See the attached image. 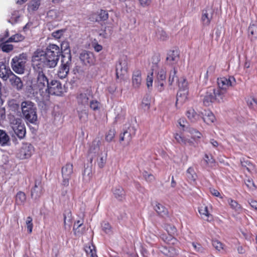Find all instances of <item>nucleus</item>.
<instances>
[{
    "label": "nucleus",
    "instance_id": "f257e3e1",
    "mask_svg": "<svg viewBox=\"0 0 257 257\" xmlns=\"http://www.w3.org/2000/svg\"><path fill=\"white\" fill-rule=\"evenodd\" d=\"M49 84L48 79L43 72H39L36 78L32 79L28 83V91L33 94L45 93Z\"/></svg>",
    "mask_w": 257,
    "mask_h": 257
},
{
    "label": "nucleus",
    "instance_id": "f03ea898",
    "mask_svg": "<svg viewBox=\"0 0 257 257\" xmlns=\"http://www.w3.org/2000/svg\"><path fill=\"white\" fill-rule=\"evenodd\" d=\"M22 113L28 121L34 123L37 119L36 107L34 103L29 101H24L21 103Z\"/></svg>",
    "mask_w": 257,
    "mask_h": 257
},
{
    "label": "nucleus",
    "instance_id": "7ed1b4c3",
    "mask_svg": "<svg viewBox=\"0 0 257 257\" xmlns=\"http://www.w3.org/2000/svg\"><path fill=\"white\" fill-rule=\"evenodd\" d=\"M225 99L222 96V93H219L215 88H209L206 92L203 98V104L206 106L210 105L214 101L223 102Z\"/></svg>",
    "mask_w": 257,
    "mask_h": 257
},
{
    "label": "nucleus",
    "instance_id": "20e7f679",
    "mask_svg": "<svg viewBox=\"0 0 257 257\" xmlns=\"http://www.w3.org/2000/svg\"><path fill=\"white\" fill-rule=\"evenodd\" d=\"M10 126L15 134L21 139L26 134V128L22 120L20 118H15L13 115L9 116Z\"/></svg>",
    "mask_w": 257,
    "mask_h": 257
},
{
    "label": "nucleus",
    "instance_id": "39448f33",
    "mask_svg": "<svg viewBox=\"0 0 257 257\" xmlns=\"http://www.w3.org/2000/svg\"><path fill=\"white\" fill-rule=\"evenodd\" d=\"M71 65V55L70 53L62 56L61 65L57 71L58 77L62 79L65 78L69 72Z\"/></svg>",
    "mask_w": 257,
    "mask_h": 257
},
{
    "label": "nucleus",
    "instance_id": "423d86ee",
    "mask_svg": "<svg viewBox=\"0 0 257 257\" xmlns=\"http://www.w3.org/2000/svg\"><path fill=\"white\" fill-rule=\"evenodd\" d=\"M218 88H215L218 90L219 93H222V96L225 99V95L227 90L235 84V79L233 77H221L217 79Z\"/></svg>",
    "mask_w": 257,
    "mask_h": 257
},
{
    "label": "nucleus",
    "instance_id": "0eeeda50",
    "mask_svg": "<svg viewBox=\"0 0 257 257\" xmlns=\"http://www.w3.org/2000/svg\"><path fill=\"white\" fill-rule=\"evenodd\" d=\"M26 62V59L24 54L15 57L11 62L13 70L17 73H23Z\"/></svg>",
    "mask_w": 257,
    "mask_h": 257
},
{
    "label": "nucleus",
    "instance_id": "6e6552de",
    "mask_svg": "<svg viewBox=\"0 0 257 257\" xmlns=\"http://www.w3.org/2000/svg\"><path fill=\"white\" fill-rule=\"evenodd\" d=\"M92 97V93L89 89L80 90L76 95V100L79 105L86 106L88 105L89 101Z\"/></svg>",
    "mask_w": 257,
    "mask_h": 257
},
{
    "label": "nucleus",
    "instance_id": "1a4fd4ad",
    "mask_svg": "<svg viewBox=\"0 0 257 257\" xmlns=\"http://www.w3.org/2000/svg\"><path fill=\"white\" fill-rule=\"evenodd\" d=\"M46 53L42 49H37L33 54L32 61L34 67L37 66L40 68L45 66Z\"/></svg>",
    "mask_w": 257,
    "mask_h": 257
},
{
    "label": "nucleus",
    "instance_id": "9d476101",
    "mask_svg": "<svg viewBox=\"0 0 257 257\" xmlns=\"http://www.w3.org/2000/svg\"><path fill=\"white\" fill-rule=\"evenodd\" d=\"M73 172V165L70 163L66 164L62 168V185L63 186L67 187L69 185V181L71 178Z\"/></svg>",
    "mask_w": 257,
    "mask_h": 257
},
{
    "label": "nucleus",
    "instance_id": "9b49d317",
    "mask_svg": "<svg viewBox=\"0 0 257 257\" xmlns=\"http://www.w3.org/2000/svg\"><path fill=\"white\" fill-rule=\"evenodd\" d=\"M128 69V59L126 56L120 58L116 65V75L117 78L127 73Z\"/></svg>",
    "mask_w": 257,
    "mask_h": 257
},
{
    "label": "nucleus",
    "instance_id": "f8f14e48",
    "mask_svg": "<svg viewBox=\"0 0 257 257\" xmlns=\"http://www.w3.org/2000/svg\"><path fill=\"white\" fill-rule=\"evenodd\" d=\"M63 92L61 83L55 80H52L49 83L45 93H48L52 95H60Z\"/></svg>",
    "mask_w": 257,
    "mask_h": 257
},
{
    "label": "nucleus",
    "instance_id": "ddd939ff",
    "mask_svg": "<svg viewBox=\"0 0 257 257\" xmlns=\"http://www.w3.org/2000/svg\"><path fill=\"white\" fill-rule=\"evenodd\" d=\"M34 152V147L30 144L25 143L23 144L17 154V156L20 159H26L30 158Z\"/></svg>",
    "mask_w": 257,
    "mask_h": 257
},
{
    "label": "nucleus",
    "instance_id": "4468645a",
    "mask_svg": "<svg viewBox=\"0 0 257 257\" xmlns=\"http://www.w3.org/2000/svg\"><path fill=\"white\" fill-rule=\"evenodd\" d=\"M135 133V129L133 126H129L120 135L119 141L124 146L128 145L132 140V136Z\"/></svg>",
    "mask_w": 257,
    "mask_h": 257
},
{
    "label": "nucleus",
    "instance_id": "2eb2a0df",
    "mask_svg": "<svg viewBox=\"0 0 257 257\" xmlns=\"http://www.w3.org/2000/svg\"><path fill=\"white\" fill-rule=\"evenodd\" d=\"M81 61L85 65H92L95 62V57L93 53L89 51H82L79 56Z\"/></svg>",
    "mask_w": 257,
    "mask_h": 257
},
{
    "label": "nucleus",
    "instance_id": "dca6fc26",
    "mask_svg": "<svg viewBox=\"0 0 257 257\" xmlns=\"http://www.w3.org/2000/svg\"><path fill=\"white\" fill-rule=\"evenodd\" d=\"M142 72L139 69H136L133 72L132 77V86L135 89L139 88L142 83Z\"/></svg>",
    "mask_w": 257,
    "mask_h": 257
},
{
    "label": "nucleus",
    "instance_id": "f3484780",
    "mask_svg": "<svg viewBox=\"0 0 257 257\" xmlns=\"http://www.w3.org/2000/svg\"><path fill=\"white\" fill-rule=\"evenodd\" d=\"M9 37V32L6 31L3 36H1V49L4 52L9 53L14 49V46L6 42V38Z\"/></svg>",
    "mask_w": 257,
    "mask_h": 257
},
{
    "label": "nucleus",
    "instance_id": "a211bd4d",
    "mask_svg": "<svg viewBox=\"0 0 257 257\" xmlns=\"http://www.w3.org/2000/svg\"><path fill=\"white\" fill-rule=\"evenodd\" d=\"M12 73L9 66L4 62L0 61V77L4 81H6Z\"/></svg>",
    "mask_w": 257,
    "mask_h": 257
},
{
    "label": "nucleus",
    "instance_id": "6ab92c4d",
    "mask_svg": "<svg viewBox=\"0 0 257 257\" xmlns=\"http://www.w3.org/2000/svg\"><path fill=\"white\" fill-rule=\"evenodd\" d=\"M11 85L17 90H21L23 87V83L20 78L13 73L8 78Z\"/></svg>",
    "mask_w": 257,
    "mask_h": 257
},
{
    "label": "nucleus",
    "instance_id": "aec40b11",
    "mask_svg": "<svg viewBox=\"0 0 257 257\" xmlns=\"http://www.w3.org/2000/svg\"><path fill=\"white\" fill-rule=\"evenodd\" d=\"M86 228L82 220L75 222L73 226L74 233L76 236H80L85 231Z\"/></svg>",
    "mask_w": 257,
    "mask_h": 257
},
{
    "label": "nucleus",
    "instance_id": "412c9836",
    "mask_svg": "<svg viewBox=\"0 0 257 257\" xmlns=\"http://www.w3.org/2000/svg\"><path fill=\"white\" fill-rule=\"evenodd\" d=\"M161 251L165 255L169 257H175L179 253V250L171 246H163L161 248Z\"/></svg>",
    "mask_w": 257,
    "mask_h": 257
},
{
    "label": "nucleus",
    "instance_id": "4be33fe9",
    "mask_svg": "<svg viewBox=\"0 0 257 257\" xmlns=\"http://www.w3.org/2000/svg\"><path fill=\"white\" fill-rule=\"evenodd\" d=\"M199 212L204 220H207L208 221H210L212 220V215L209 213L207 206L203 204L199 207Z\"/></svg>",
    "mask_w": 257,
    "mask_h": 257
},
{
    "label": "nucleus",
    "instance_id": "5701e85b",
    "mask_svg": "<svg viewBox=\"0 0 257 257\" xmlns=\"http://www.w3.org/2000/svg\"><path fill=\"white\" fill-rule=\"evenodd\" d=\"M46 55L54 56V57H58L59 58L60 54V50L59 47L55 44L49 45L45 51Z\"/></svg>",
    "mask_w": 257,
    "mask_h": 257
},
{
    "label": "nucleus",
    "instance_id": "b1692460",
    "mask_svg": "<svg viewBox=\"0 0 257 257\" xmlns=\"http://www.w3.org/2000/svg\"><path fill=\"white\" fill-rule=\"evenodd\" d=\"M188 90L180 89L179 90L177 95L176 104H182L188 100Z\"/></svg>",
    "mask_w": 257,
    "mask_h": 257
},
{
    "label": "nucleus",
    "instance_id": "393cba45",
    "mask_svg": "<svg viewBox=\"0 0 257 257\" xmlns=\"http://www.w3.org/2000/svg\"><path fill=\"white\" fill-rule=\"evenodd\" d=\"M42 194V187L40 182H36L34 188L31 191L32 198L35 200L38 199Z\"/></svg>",
    "mask_w": 257,
    "mask_h": 257
},
{
    "label": "nucleus",
    "instance_id": "a878e982",
    "mask_svg": "<svg viewBox=\"0 0 257 257\" xmlns=\"http://www.w3.org/2000/svg\"><path fill=\"white\" fill-rule=\"evenodd\" d=\"M59 59L58 57L46 55L45 66L49 68L55 67L57 65Z\"/></svg>",
    "mask_w": 257,
    "mask_h": 257
},
{
    "label": "nucleus",
    "instance_id": "bb28decb",
    "mask_svg": "<svg viewBox=\"0 0 257 257\" xmlns=\"http://www.w3.org/2000/svg\"><path fill=\"white\" fill-rule=\"evenodd\" d=\"M186 115L192 122H196L200 118V115L193 108H189L186 111Z\"/></svg>",
    "mask_w": 257,
    "mask_h": 257
},
{
    "label": "nucleus",
    "instance_id": "cd10ccee",
    "mask_svg": "<svg viewBox=\"0 0 257 257\" xmlns=\"http://www.w3.org/2000/svg\"><path fill=\"white\" fill-rule=\"evenodd\" d=\"M240 162L241 166L245 168L249 172L253 173L255 172L254 165L248 159L242 158L240 159Z\"/></svg>",
    "mask_w": 257,
    "mask_h": 257
},
{
    "label": "nucleus",
    "instance_id": "c85d7f7f",
    "mask_svg": "<svg viewBox=\"0 0 257 257\" xmlns=\"http://www.w3.org/2000/svg\"><path fill=\"white\" fill-rule=\"evenodd\" d=\"M212 12L210 10L203 11L201 20L203 25H209L212 19Z\"/></svg>",
    "mask_w": 257,
    "mask_h": 257
},
{
    "label": "nucleus",
    "instance_id": "c756f323",
    "mask_svg": "<svg viewBox=\"0 0 257 257\" xmlns=\"http://www.w3.org/2000/svg\"><path fill=\"white\" fill-rule=\"evenodd\" d=\"M202 117L205 122L210 124L214 122L215 117L213 113L210 111H205V113H202Z\"/></svg>",
    "mask_w": 257,
    "mask_h": 257
},
{
    "label": "nucleus",
    "instance_id": "7c9ffc66",
    "mask_svg": "<svg viewBox=\"0 0 257 257\" xmlns=\"http://www.w3.org/2000/svg\"><path fill=\"white\" fill-rule=\"evenodd\" d=\"M249 36L251 39L257 38V23L255 22L251 23L248 28Z\"/></svg>",
    "mask_w": 257,
    "mask_h": 257
},
{
    "label": "nucleus",
    "instance_id": "2f4dec72",
    "mask_svg": "<svg viewBox=\"0 0 257 257\" xmlns=\"http://www.w3.org/2000/svg\"><path fill=\"white\" fill-rule=\"evenodd\" d=\"M72 217L70 211L66 212L64 214V225L65 229H70L71 226Z\"/></svg>",
    "mask_w": 257,
    "mask_h": 257
},
{
    "label": "nucleus",
    "instance_id": "473e14b6",
    "mask_svg": "<svg viewBox=\"0 0 257 257\" xmlns=\"http://www.w3.org/2000/svg\"><path fill=\"white\" fill-rule=\"evenodd\" d=\"M227 202L230 207L238 213H240L242 211L241 206L235 200L228 198L227 199Z\"/></svg>",
    "mask_w": 257,
    "mask_h": 257
},
{
    "label": "nucleus",
    "instance_id": "72a5a7b5",
    "mask_svg": "<svg viewBox=\"0 0 257 257\" xmlns=\"http://www.w3.org/2000/svg\"><path fill=\"white\" fill-rule=\"evenodd\" d=\"M154 209L157 213L161 216L164 217L168 214L167 209L160 203H156L154 206Z\"/></svg>",
    "mask_w": 257,
    "mask_h": 257
},
{
    "label": "nucleus",
    "instance_id": "f704fd0d",
    "mask_svg": "<svg viewBox=\"0 0 257 257\" xmlns=\"http://www.w3.org/2000/svg\"><path fill=\"white\" fill-rule=\"evenodd\" d=\"M25 39V36L20 33H17L10 37L7 39V42L18 43L23 41Z\"/></svg>",
    "mask_w": 257,
    "mask_h": 257
},
{
    "label": "nucleus",
    "instance_id": "c9c22d12",
    "mask_svg": "<svg viewBox=\"0 0 257 257\" xmlns=\"http://www.w3.org/2000/svg\"><path fill=\"white\" fill-rule=\"evenodd\" d=\"M85 251L90 257H97L95 246L92 243H88L85 246Z\"/></svg>",
    "mask_w": 257,
    "mask_h": 257
},
{
    "label": "nucleus",
    "instance_id": "e433bc0d",
    "mask_svg": "<svg viewBox=\"0 0 257 257\" xmlns=\"http://www.w3.org/2000/svg\"><path fill=\"white\" fill-rule=\"evenodd\" d=\"M154 72L157 74V80L166 81V72L163 67L157 69V71H154Z\"/></svg>",
    "mask_w": 257,
    "mask_h": 257
},
{
    "label": "nucleus",
    "instance_id": "4c0bfd02",
    "mask_svg": "<svg viewBox=\"0 0 257 257\" xmlns=\"http://www.w3.org/2000/svg\"><path fill=\"white\" fill-rule=\"evenodd\" d=\"M179 57V54L177 51H170L168 53V56L167 57V60L171 62L174 63L176 62Z\"/></svg>",
    "mask_w": 257,
    "mask_h": 257
},
{
    "label": "nucleus",
    "instance_id": "58836bf2",
    "mask_svg": "<svg viewBox=\"0 0 257 257\" xmlns=\"http://www.w3.org/2000/svg\"><path fill=\"white\" fill-rule=\"evenodd\" d=\"M107 159V154L106 153H101L98 156L97 160V164L99 168H103L106 163Z\"/></svg>",
    "mask_w": 257,
    "mask_h": 257
},
{
    "label": "nucleus",
    "instance_id": "ea45409f",
    "mask_svg": "<svg viewBox=\"0 0 257 257\" xmlns=\"http://www.w3.org/2000/svg\"><path fill=\"white\" fill-rule=\"evenodd\" d=\"M187 177L190 182H194L197 178V175L192 167H189L186 172Z\"/></svg>",
    "mask_w": 257,
    "mask_h": 257
},
{
    "label": "nucleus",
    "instance_id": "a19ab883",
    "mask_svg": "<svg viewBox=\"0 0 257 257\" xmlns=\"http://www.w3.org/2000/svg\"><path fill=\"white\" fill-rule=\"evenodd\" d=\"M160 61V57L158 55H154L152 58V70L153 71H157V69L161 67L158 65V63Z\"/></svg>",
    "mask_w": 257,
    "mask_h": 257
},
{
    "label": "nucleus",
    "instance_id": "79ce46f5",
    "mask_svg": "<svg viewBox=\"0 0 257 257\" xmlns=\"http://www.w3.org/2000/svg\"><path fill=\"white\" fill-rule=\"evenodd\" d=\"M116 132L114 128H111L106 133L105 140L107 142H111L114 139Z\"/></svg>",
    "mask_w": 257,
    "mask_h": 257
},
{
    "label": "nucleus",
    "instance_id": "37998d69",
    "mask_svg": "<svg viewBox=\"0 0 257 257\" xmlns=\"http://www.w3.org/2000/svg\"><path fill=\"white\" fill-rule=\"evenodd\" d=\"M99 143L98 141H94L90 145L88 149V153L89 154H95L99 150Z\"/></svg>",
    "mask_w": 257,
    "mask_h": 257
},
{
    "label": "nucleus",
    "instance_id": "c03bdc74",
    "mask_svg": "<svg viewBox=\"0 0 257 257\" xmlns=\"http://www.w3.org/2000/svg\"><path fill=\"white\" fill-rule=\"evenodd\" d=\"M113 194L116 198L121 200L124 195V192L121 187H118L113 190Z\"/></svg>",
    "mask_w": 257,
    "mask_h": 257
},
{
    "label": "nucleus",
    "instance_id": "a18cd8bd",
    "mask_svg": "<svg viewBox=\"0 0 257 257\" xmlns=\"http://www.w3.org/2000/svg\"><path fill=\"white\" fill-rule=\"evenodd\" d=\"M40 5V0H33L30 2L28 9L30 11H35L38 9Z\"/></svg>",
    "mask_w": 257,
    "mask_h": 257
},
{
    "label": "nucleus",
    "instance_id": "49530a36",
    "mask_svg": "<svg viewBox=\"0 0 257 257\" xmlns=\"http://www.w3.org/2000/svg\"><path fill=\"white\" fill-rule=\"evenodd\" d=\"M188 133L191 135V138L194 140L199 139L202 137V134L199 131L193 128H189L188 130Z\"/></svg>",
    "mask_w": 257,
    "mask_h": 257
},
{
    "label": "nucleus",
    "instance_id": "de8ad7c7",
    "mask_svg": "<svg viewBox=\"0 0 257 257\" xmlns=\"http://www.w3.org/2000/svg\"><path fill=\"white\" fill-rule=\"evenodd\" d=\"M26 195L22 192H18L16 196V201L17 204L21 205L24 203L26 201Z\"/></svg>",
    "mask_w": 257,
    "mask_h": 257
},
{
    "label": "nucleus",
    "instance_id": "09e8293b",
    "mask_svg": "<svg viewBox=\"0 0 257 257\" xmlns=\"http://www.w3.org/2000/svg\"><path fill=\"white\" fill-rule=\"evenodd\" d=\"M174 137L175 140L177 141V142L181 145H185L187 143L191 142V141H190L189 140H188L187 139H185L181 135H179L178 133L175 134L174 135Z\"/></svg>",
    "mask_w": 257,
    "mask_h": 257
},
{
    "label": "nucleus",
    "instance_id": "8fccbe9b",
    "mask_svg": "<svg viewBox=\"0 0 257 257\" xmlns=\"http://www.w3.org/2000/svg\"><path fill=\"white\" fill-rule=\"evenodd\" d=\"M97 18H96V21H105L108 18V14L106 11L101 10L98 12Z\"/></svg>",
    "mask_w": 257,
    "mask_h": 257
},
{
    "label": "nucleus",
    "instance_id": "3c124183",
    "mask_svg": "<svg viewBox=\"0 0 257 257\" xmlns=\"http://www.w3.org/2000/svg\"><path fill=\"white\" fill-rule=\"evenodd\" d=\"M174 234H169L164 238V241L169 245H177L179 242L176 238L173 236Z\"/></svg>",
    "mask_w": 257,
    "mask_h": 257
},
{
    "label": "nucleus",
    "instance_id": "603ef678",
    "mask_svg": "<svg viewBox=\"0 0 257 257\" xmlns=\"http://www.w3.org/2000/svg\"><path fill=\"white\" fill-rule=\"evenodd\" d=\"M156 37L158 39L163 41L166 40L168 38V35L161 28L158 29V31L156 32Z\"/></svg>",
    "mask_w": 257,
    "mask_h": 257
},
{
    "label": "nucleus",
    "instance_id": "864d4df0",
    "mask_svg": "<svg viewBox=\"0 0 257 257\" xmlns=\"http://www.w3.org/2000/svg\"><path fill=\"white\" fill-rule=\"evenodd\" d=\"M178 87L179 90L180 89H187L188 90V82L186 80L181 77L178 80Z\"/></svg>",
    "mask_w": 257,
    "mask_h": 257
},
{
    "label": "nucleus",
    "instance_id": "5fc2aeb1",
    "mask_svg": "<svg viewBox=\"0 0 257 257\" xmlns=\"http://www.w3.org/2000/svg\"><path fill=\"white\" fill-rule=\"evenodd\" d=\"M9 140V137L6 133L2 130H0V144L2 145H5L7 143Z\"/></svg>",
    "mask_w": 257,
    "mask_h": 257
},
{
    "label": "nucleus",
    "instance_id": "6e6d98bb",
    "mask_svg": "<svg viewBox=\"0 0 257 257\" xmlns=\"http://www.w3.org/2000/svg\"><path fill=\"white\" fill-rule=\"evenodd\" d=\"M89 106L93 110H97L100 108V104L96 100L90 99Z\"/></svg>",
    "mask_w": 257,
    "mask_h": 257
},
{
    "label": "nucleus",
    "instance_id": "4d7b16f0",
    "mask_svg": "<svg viewBox=\"0 0 257 257\" xmlns=\"http://www.w3.org/2000/svg\"><path fill=\"white\" fill-rule=\"evenodd\" d=\"M32 218L30 216H29L27 218L26 224V227L27 228V230L29 233H31L32 232L33 224L32 223Z\"/></svg>",
    "mask_w": 257,
    "mask_h": 257
},
{
    "label": "nucleus",
    "instance_id": "13d9d810",
    "mask_svg": "<svg viewBox=\"0 0 257 257\" xmlns=\"http://www.w3.org/2000/svg\"><path fill=\"white\" fill-rule=\"evenodd\" d=\"M155 86L159 91H162L164 89V86L166 84V81L157 80L155 81Z\"/></svg>",
    "mask_w": 257,
    "mask_h": 257
},
{
    "label": "nucleus",
    "instance_id": "bf43d9fd",
    "mask_svg": "<svg viewBox=\"0 0 257 257\" xmlns=\"http://www.w3.org/2000/svg\"><path fill=\"white\" fill-rule=\"evenodd\" d=\"M177 72V70L176 68H173V70H172L169 74V82L170 85L172 84L173 82L175 80V78L176 77V74Z\"/></svg>",
    "mask_w": 257,
    "mask_h": 257
},
{
    "label": "nucleus",
    "instance_id": "052dcab7",
    "mask_svg": "<svg viewBox=\"0 0 257 257\" xmlns=\"http://www.w3.org/2000/svg\"><path fill=\"white\" fill-rule=\"evenodd\" d=\"M111 34V29L109 28H105V30L101 31L99 33V35L102 38H108Z\"/></svg>",
    "mask_w": 257,
    "mask_h": 257
},
{
    "label": "nucleus",
    "instance_id": "680f3d73",
    "mask_svg": "<svg viewBox=\"0 0 257 257\" xmlns=\"http://www.w3.org/2000/svg\"><path fill=\"white\" fill-rule=\"evenodd\" d=\"M212 243L214 247L217 250L220 251L221 250L223 249L224 245L219 241L217 240H213Z\"/></svg>",
    "mask_w": 257,
    "mask_h": 257
},
{
    "label": "nucleus",
    "instance_id": "e2e57ef3",
    "mask_svg": "<svg viewBox=\"0 0 257 257\" xmlns=\"http://www.w3.org/2000/svg\"><path fill=\"white\" fill-rule=\"evenodd\" d=\"M20 17V12L19 11H15L12 15L11 18L9 22L12 23H16L18 21Z\"/></svg>",
    "mask_w": 257,
    "mask_h": 257
},
{
    "label": "nucleus",
    "instance_id": "0e129e2a",
    "mask_svg": "<svg viewBox=\"0 0 257 257\" xmlns=\"http://www.w3.org/2000/svg\"><path fill=\"white\" fill-rule=\"evenodd\" d=\"M153 73H154V71H152V72L151 73L148 74L147 78V86L148 88H149L150 87H151L153 85Z\"/></svg>",
    "mask_w": 257,
    "mask_h": 257
},
{
    "label": "nucleus",
    "instance_id": "69168bd1",
    "mask_svg": "<svg viewBox=\"0 0 257 257\" xmlns=\"http://www.w3.org/2000/svg\"><path fill=\"white\" fill-rule=\"evenodd\" d=\"M245 184L248 189L251 190H254L255 189L256 187L254 183L251 179H247L245 181Z\"/></svg>",
    "mask_w": 257,
    "mask_h": 257
},
{
    "label": "nucleus",
    "instance_id": "338daca9",
    "mask_svg": "<svg viewBox=\"0 0 257 257\" xmlns=\"http://www.w3.org/2000/svg\"><path fill=\"white\" fill-rule=\"evenodd\" d=\"M248 105L253 109L257 108V101L254 98H250L248 99L247 101Z\"/></svg>",
    "mask_w": 257,
    "mask_h": 257
},
{
    "label": "nucleus",
    "instance_id": "774afa93",
    "mask_svg": "<svg viewBox=\"0 0 257 257\" xmlns=\"http://www.w3.org/2000/svg\"><path fill=\"white\" fill-rule=\"evenodd\" d=\"M143 177L145 178V179L149 182H151L154 180V176L151 174L148 173L147 172L145 171L143 172Z\"/></svg>",
    "mask_w": 257,
    "mask_h": 257
}]
</instances>
